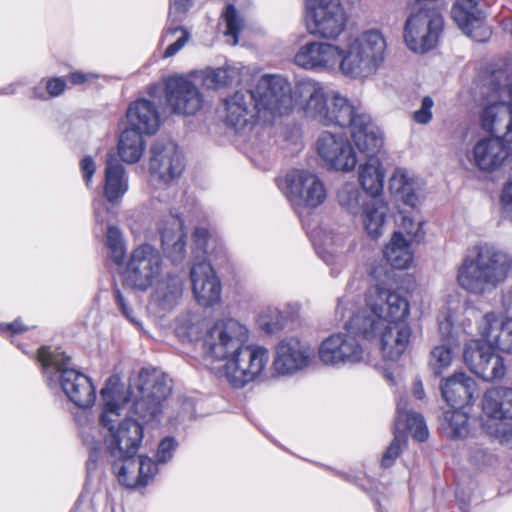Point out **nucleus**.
Here are the masks:
<instances>
[{"mask_svg": "<svg viewBox=\"0 0 512 512\" xmlns=\"http://www.w3.org/2000/svg\"><path fill=\"white\" fill-rule=\"evenodd\" d=\"M247 340L246 327L234 319L215 323L204 338L205 352L216 360H226L225 377L236 388L257 379L269 360L266 348L245 345Z\"/></svg>", "mask_w": 512, "mask_h": 512, "instance_id": "obj_1", "label": "nucleus"}, {"mask_svg": "<svg viewBox=\"0 0 512 512\" xmlns=\"http://www.w3.org/2000/svg\"><path fill=\"white\" fill-rule=\"evenodd\" d=\"M291 87L280 76L265 75L254 90H240L224 100L225 122L236 131L251 129L270 117L287 113L292 107Z\"/></svg>", "mask_w": 512, "mask_h": 512, "instance_id": "obj_2", "label": "nucleus"}, {"mask_svg": "<svg viewBox=\"0 0 512 512\" xmlns=\"http://www.w3.org/2000/svg\"><path fill=\"white\" fill-rule=\"evenodd\" d=\"M512 272V255L495 245L475 247V254L466 256L457 271L459 286L470 294L482 296L502 285Z\"/></svg>", "mask_w": 512, "mask_h": 512, "instance_id": "obj_3", "label": "nucleus"}, {"mask_svg": "<svg viewBox=\"0 0 512 512\" xmlns=\"http://www.w3.org/2000/svg\"><path fill=\"white\" fill-rule=\"evenodd\" d=\"M100 394L104 402L100 424L106 430L104 441L110 457L135 456L143 440V425L132 418H121L126 397L116 385L107 383Z\"/></svg>", "mask_w": 512, "mask_h": 512, "instance_id": "obj_4", "label": "nucleus"}, {"mask_svg": "<svg viewBox=\"0 0 512 512\" xmlns=\"http://www.w3.org/2000/svg\"><path fill=\"white\" fill-rule=\"evenodd\" d=\"M386 49V40L381 32H363L342 48L339 71L350 79H367L384 64Z\"/></svg>", "mask_w": 512, "mask_h": 512, "instance_id": "obj_5", "label": "nucleus"}, {"mask_svg": "<svg viewBox=\"0 0 512 512\" xmlns=\"http://www.w3.org/2000/svg\"><path fill=\"white\" fill-rule=\"evenodd\" d=\"M483 130L512 143V83L502 85L495 73L480 88Z\"/></svg>", "mask_w": 512, "mask_h": 512, "instance_id": "obj_6", "label": "nucleus"}, {"mask_svg": "<svg viewBox=\"0 0 512 512\" xmlns=\"http://www.w3.org/2000/svg\"><path fill=\"white\" fill-rule=\"evenodd\" d=\"M70 357L59 348L51 350L43 346L38 351V361L44 374H60V386L67 398L80 408L91 407L96 399V391L89 377L69 368Z\"/></svg>", "mask_w": 512, "mask_h": 512, "instance_id": "obj_7", "label": "nucleus"}, {"mask_svg": "<svg viewBox=\"0 0 512 512\" xmlns=\"http://www.w3.org/2000/svg\"><path fill=\"white\" fill-rule=\"evenodd\" d=\"M163 264L157 248L147 243L137 246L131 251L126 263L123 285L133 290L147 291L162 275Z\"/></svg>", "mask_w": 512, "mask_h": 512, "instance_id": "obj_8", "label": "nucleus"}, {"mask_svg": "<svg viewBox=\"0 0 512 512\" xmlns=\"http://www.w3.org/2000/svg\"><path fill=\"white\" fill-rule=\"evenodd\" d=\"M141 397L133 403L134 414L145 423H158L162 403L171 393L170 380L156 369L143 368L139 373Z\"/></svg>", "mask_w": 512, "mask_h": 512, "instance_id": "obj_9", "label": "nucleus"}, {"mask_svg": "<svg viewBox=\"0 0 512 512\" xmlns=\"http://www.w3.org/2000/svg\"><path fill=\"white\" fill-rule=\"evenodd\" d=\"M443 17L435 8L419 7L408 16L404 26L407 47L417 53L433 49L443 29Z\"/></svg>", "mask_w": 512, "mask_h": 512, "instance_id": "obj_10", "label": "nucleus"}, {"mask_svg": "<svg viewBox=\"0 0 512 512\" xmlns=\"http://www.w3.org/2000/svg\"><path fill=\"white\" fill-rule=\"evenodd\" d=\"M305 7L310 34L335 39L343 32L347 17L340 0H305Z\"/></svg>", "mask_w": 512, "mask_h": 512, "instance_id": "obj_11", "label": "nucleus"}, {"mask_svg": "<svg viewBox=\"0 0 512 512\" xmlns=\"http://www.w3.org/2000/svg\"><path fill=\"white\" fill-rule=\"evenodd\" d=\"M286 195L297 207L316 208L326 199V189L321 179L305 170H294L286 175Z\"/></svg>", "mask_w": 512, "mask_h": 512, "instance_id": "obj_12", "label": "nucleus"}, {"mask_svg": "<svg viewBox=\"0 0 512 512\" xmlns=\"http://www.w3.org/2000/svg\"><path fill=\"white\" fill-rule=\"evenodd\" d=\"M149 171L157 181L168 184L184 170L183 157L173 141H156L150 150Z\"/></svg>", "mask_w": 512, "mask_h": 512, "instance_id": "obj_13", "label": "nucleus"}, {"mask_svg": "<svg viewBox=\"0 0 512 512\" xmlns=\"http://www.w3.org/2000/svg\"><path fill=\"white\" fill-rule=\"evenodd\" d=\"M316 148L318 155L335 170L351 171L357 164L352 145L341 134L322 132L317 139Z\"/></svg>", "mask_w": 512, "mask_h": 512, "instance_id": "obj_14", "label": "nucleus"}, {"mask_svg": "<svg viewBox=\"0 0 512 512\" xmlns=\"http://www.w3.org/2000/svg\"><path fill=\"white\" fill-rule=\"evenodd\" d=\"M363 353V348L349 332L333 334L319 347L322 363L332 366L358 363L363 359Z\"/></svg>", "mask_w": 512, "mask_h": 512, "instance_id": "obj_15", "label": "nucleus"}, {"mask_svg": "<svg viewBox=\"0 0 512 512\" xmlns=\"http://www.w3.org/2000/svg\"><path fill=\"white\" fill-rule=\"evenodd\" d=\"M342 48L326 42L311 41L302 45L294 56L299 67L316 71L339 69Z\"/></svg>", "mask_w": 512, "mask_h": 512, "instance_id": "obj_16", "label": "nucleus"}, {"mask_svg": "<svg viewBox=\"0 0 512 512\" xmlns=\"http://www.w3.org/2000/svg\"><path fill=\"white\" fill-rule=\"evenodd\" d=\"M293 95L295 102L306 117L325 125L327 115L330 113V105L328 104V94L320 82L313 79H302L297 82Z\"/></svg>", "mask_w": 512, "mask_h": 512, "instance_id": "obj_17", "label": "nucleus"}, {"mask_svg": "<svg viewBox=\"0 0 512 512\" xmlns=\"http://www.w3.org/2000/svg\"><path fill=\"white\" fill-rule=\"evenodd\" d=\"M165 91L167 103L174 113L193 115L203 105V97L199 89L185 77L168 78Z\"/></svg>", "mask_w": 512, "mask_h": 512, "instance_id": "obj_18", "label": "nucleus"}, {"mask_svg": "<svg viewBox=\"0 0 512 512\" xmlns=\"http://www.w3.org/2000/svg\"><path fill=\"white\" fill-rule=\"evenodd\" d=\"M365 301L369 307L377 309L381 313L384 324L405 323L403 319L409 314L407 300L379 284H375L367 290Z\"/></svg>", "mask_w": 512, "mask_h": 512, "instance_id": "obj_19", "label": "nucleus"}, {"mask_svg": "<svg viewBox=\"0 0 512 512\" xmlns=\"http://www.w3.org/2000/svg\"><path fill=\"white\" fill-rule=\"evenodd\" d=\"M451 16L457 26L475 41L485 42L490 38L491 30L484 22L478 0H456Z\"/></svg>", "mask_w": 512, "mask_h": 512, "instance_id": "obj_20", "label": "nucleus"}, {"mask_svg": "<svg viewBox=\"0 0 512 512\" xmlns=\"http://www.w3.org/2000/svg\"><path fill=\"white\" fill-rule=\"evenodd\" d=\"M512 149L499 136L483 137L473 146L470 160L483 172L498 170L510 157Z\"/></svg>", "mask_w": 512, "mask_h": 512, "instance_id": "obj_21", "label": "nucleus"}, {"mask_svg": "<svg viewBox=\"0 0 512 512\" xmlns=\"http://www.w3.org/2000/svg\"><path fill=\"white\" fill-rule=\"evenodd\" d=\"M190 279L194 296L200 305L211 307L220 301V280L209 262L195 261L190 270Z\"/></svg>", "mask_w": 512, "mask_h": 512, "instance_id": "obj_22", "label": "nucleus"}, {"mask_svg": "<svg viewBox=\"0 0 512 512\" xmlns=\"http://www.w3.org/2000/svg\"><path fill=\"white\" fill-rule=\"evenodd\" d=\"M310 358L309 348L298 339L291 338L279 343L273 366L279 374H292L306 367Z\"/></svg>", "mask_w": 512, "mask_h": 512, "instance_id": "obj_23", "label": "nucleus"}, {"mask_svg": "<svg viewBox=\"0 0 512 512\" xmlns=\"http://www.w3.org/2000/svg\"><path fill=\"white\" fill-rule=\"evenodd\" d=\"M159 231L166 256L173 263L182 262L186 253V234L182 219L173 214L168 215L162 220Z\"/></svg>", "mask_w": 512, "mask_h": 512, "instance_id": "obj_24", "label": "nucleus"}, {"mask_svg": "<svg viewBox=\"0 0 512 512\" xmlns=\"http://www.w3.org/2000/svg\"><path fill=\"white\" fill-rule=\"evenodd\" d=\"M479 329L487 344L505 353H512L511 318L503 319L489 312L483 316Z\"/></svg>", "mask_w": 512, "mask_h": 512, "instance_id": "obj_25", "label": "nucleus"}, {"mask_svg": "<svg viewBox=\"0 0 512 512\" xmlns=\"http://www.w3.org/2000/svg\"><path fill=\"white\" fill-rule=\"evenodd\" d=\"M411 335L412 330L407 323L385 324L378 334L383 358L397 361L407 350Z\"/></svg>", "mask_w": 512, "mask_h": 512, "instance_id": "obj_26", "label": "nucleus"}, {"mask_svg": "<svg viewBox=\"0 0 512 512\" xmlns=\"http://www.w3.org/2000/svg\"><path fill=\"white\" fill-rule=\"evenodd\" d=\"M444 400L453 408H464L472 402L476 383L465 373H454L441 384Z\"/></svg>", "mask_w": 512, "mask_h": 512, "instance_id": "obj_27", "label": "nucleus"}, {"mask_svg": "<svg viewBox=\"0 0 512 512\" xmlns=\"http://www.w3.org/2000/svg\"><path fill=\"white\" fill-rule=\"evenodd\" d=\"M129 129L152 135L159 128V114L155 104L147 99H139L128 107L126 112Z\"/></svg>", "mask_w": 512, "mask_h": 512, "instance_id": "obj_28", "label": "nucleus"}, {"mask_svg": "<svg viewBox=\"0 0 512 512\" xmlns=\"http://www.w3.org/2000/svg\"><path fill=\"white\" fill-rule=\"evenodd\" d=\"M152 293L154 302L163 310L174 308L183 294V278L174 273H167L156 280Z\"/></svg>", "mask_w": 512, "mask_h": 512, "instance_id": "obj_29", "label": "nucleus"}, {"mask_svg": "<svg viewBox=\"0 0 512 512\" xmlns=\"http://www.w3.org/2000/svg\"><path fill=\"white\" fill-rule=\"evenodd\" d=\"M384 325L381 313L366 304V308L358 311L345 323V328L351 334L372 340L378 337Z\"/></svg>", "mask_w": 512, "mask_h": 512, "instance_id": "obj_30", "label": "nucleus"}, {"mask_svg": "<svg viewBox=\"0 0 512 512\" xmlns=\"http://www.w3.org/2000/svg\"><path fill=\"white\" fill-rule=\"evenodd\" d=\"M367 116L365 113H359L347 98L336 93L332 96L330 113L327 115L325 125L349 127L352 131L359 123L363 124Z\"/></svg>", "mask_w": 512, "mask_h": 512, "instance_id": "obj_31", "label": "nucleus"}, {"mask_svg": "<svg viewBox=\"0 0 512 512\" xmlns=\"http://www.w3.org/2000/svg\"><path fill=\"white\" fill-rule=\"evenodd\" d=\"M482 410L491 419H512V388L488 389L483 395Z\"/></svg>", "mask_w": 512, "mask_h": 512, "instance_id": "obj_32", "label": "nucleus"}, {"mask_svg": "<svg viewBox=\"0 0 512 512\" xmlns=\"http://www.w3.org/2000/svg\"><path fill=\"white\" fill-rule=\"evenodd\" d=\"M351 136L358 150L365 154L367 159L376 157L383 146L382 131L372 123L369 116L363 124L359 123L353 128Z\"/></svg>", "mask_w": 512, "mask_h": 512, "instance_id": "obj_33", "label": "nucleus"}, {"mask_svg": "<svg viewBox=\"0 0 512 512\" xmlns=\"http://www.w3.org/2000/svg\"><path fill=\"white\" fill-rule=\"evenodd\" d=\"M128 190L124 167L113 154L108 155L105 168L104 196L110 203L117 202Z\"/></svg>", "mask_w": 512, "mask_h": 512, "instance_id": "obj_34", "label": "nucleus"}, {"mask_svg": "<svg viewBox=\"0 0 512 512\" xmlns=\"http://www.w3.org/2000/svg\"><path fill=\"white\" fill-rule=\"evenodd\" d=\"M405 429L419 442H423L428 438L429 433L423 416L408 409L407 401L400 399L397 403L394 432L403 433L405 435Z\"/></svg>", "mask_w": 512, "mask_h": 512, "instance_id": "obj_35", "label": "nucleus"}, {"mask_svg": "<svg viewBox=\"0 0 512 512\" xmlns=\"http://www.w3.org/2000/svg\"><path fill=\"white\" fill-rule=\"evenodd\" d=\"M362 223L371 239H378L384 233L386 216L389 211L388 204L378 197H372L363 203Z\"/></svg>", "mask_w": 512, "mask_h": 512, "instance_id": "obj_36", "label": "nucleus"}, {"mask_svg": "<svg viewBox=\"0 0 512 512\" xmlns=\"http://www.w3.org/2000/svg\"><path fill=\"white\" fill-rule=\"evenodd\" d=\"M384 257L396 269H406L413 260L410 243L400 231L393 233L389 243L384 248Z\"/></svg>", "mask_w": 512, "mask_h": 512, "instance_id": "obj_37", "label": "nucleus"}, {"mask_svg": "<svg viewBox=\"0 0 512 512\" xmlns=\"http://www.w3.org/2000/svg\"><path fill=\"white\" fill-rule=\"evenodd\" d=\"M359 182L362 188L371 195L377 197L383 190L384 173L377 157H369L359 167Z\"/></svg>", "mask_w": 512, "mask_h": 512, "instance_id": "obj_38", "label": "nucleus"}, {"mask_svg": "<svg viewBox=\"0 0 512 512\" xmlns=\"http://www.w3.org/2000/svg\"><path fill=\"white\" fill-rule=\"evenodd\" d=\"M391 192L404 204L415 207L418 203L416 182L404 169H396L389 181Z\"/></svg>", "mask_w": 512, "mask_h": 512, "instance_id": "obj_39", "label": "nucleus"}, {"mask_svg": "<svg viewBox=\"0 0 512 512\" xmlns=\"http://www.w3.org/2000/svg\"><path fill=\"white\" fill-rule=\"evenodd\" d=\"M141 133L137 130L126 128L120 135L118 153L126 163H136L144 151V142Z\"/></svg>", "mask_w": 512, "mask_h": 512, "instance_id": "obj_40", "label": "nucleus"}, {"mask_svg": "<svg viewBox=\"0 0 512 512\" xmlns=\"http://www.w3.org/2000/svg\"><path fill=\"white\" fill-rule=\"evenodd\" d=\"M112 469L119 483L128 488L139 485L138 459L135 456L112 458Z\"/></svg>", "mask_w": 512, "mask_h": 512, "instance_id": "obj_41", "label": "nucleus"}, {"mask_svg": "<svg viewBox=\"0 0 512 512\" xmlns=\"http://www.w3.org/2000/svg\"><path fill=\"white\" fill-rule=\"evenodd\" d=\"M445 431L450 438H464L469 434V416L462 408H454L444 414Z\"/></svg>", "mask_w": 512, "mask_h": 512, "instance_id": "obj_42", "label": "nucleus"}, {"mask_svg": "<svg viewBox=\"0 0 512 512\" xmlns=\"http://www.w3.org/2000/svg\"><path fill=\"white\" fill-rule=\"evenodd\" d=\"M492 348L489 344L486 345L479 340H471L465 345L463 359L471 372L474 373L477 370L476 365L483 364L488 355L492 353Z\"/></svg>", "mask_w": 512, "mask_h": 512, "instance_id": "obj_43", "label": "nucleus"}, {"mask_svg": "<svg viewBox=\"0 0 512 512\" xmlns=\"http://www.w3.org/2000/svg\"><path fill=\"white\" fill-rule=\"evenodd\" d=\"M476 366L477 370L474 374L485 381L502 379L506 373V367L503 359L493 351L488 355L483 364H478Z\"/></svg>", "mask_w": 512, "mask_h": 512, "instance_id": "obj_44", "label": "nucleus"}, {"mask_svg": "<svg viewBox=\"0 0 512 512\" xmlns=\"http://www.w3.org/2000/svg\"><path fill=\"white\" fill-rule=\"evenodd\" d=\"M337 201L351 215H357L363 207L362 195L353 184H344L337 192Z\"/></svg>", "mask_w": 512, "mask_h": 512, "instance_id": "obj_45", "label": "nucleus"}, {"mask_svg": "<svg viewBox=\"0 0 512 512\" xmlns=\"http://www.w3.org/2000/svg\"><path fill=\"white\" fill-rule=\"evenodd\" d=\"M455 345H449L443 343L435 346L429 357V367L433 373L437 376L441 375L445 369H447L453 361V349Z\"/></svg>", "mask_w": 512, "mask_h": 512, "instance_id": "obj_46", "label": "nucleus"}, {"mask_svg": "<svg viewBox=\"0 0 512 512\" xmlns=\"http://www.w3.org/2000/svg\"><path fill=\"white\" fill-rule=\"evenodd\" d=\"M439 332L442 340L449 345H459L454 328V315L450 310L442 311L438 316Z\"/></svg>", "mask_w": 512, "mask_h": 512, "instance_id": "obj_47", "label": "nucleus"}, {"mask_svg": "<svg viewBox=\"0 0 512 512\" xmlns=\"http://www.w3.org/2000/svg\"><path fill=\"white\" fill-rule=\"evenodd\" d=\"M180 32L181 33V36L176 39L173 43H171L165 50L164 54H163V57L164 58H168V57H172L174 56L178 51H180L184 46L185 44L189 41L190 39V34L187 30H185L183 27L181 26H175V27H169L167 28V30L165 31L164 35H163V39L164 40H167L170 36H173L175 35L176 33Z\"/></svg>", "mask_w": 512, "mask_h": 512, "instance_id": "obj_48", "label": "nucleus"}, {"mask_svg": "<svg viewBox=\"0 0 512 512\" xmlns=\"http://www.w3.org/2000/svg\"><path fill=\"white\" fill-rule=\"evenodd\" d=\"M223 17L227 28L225 34L231 36L233 38V45H236L238 43V34L242 28V21L232 4L226 7Z\"/></svg>", "mask_w": 512, "mask_h": 512, "instance_id": "obj_49", "label": "nucleus"}, {"mask_svg": "<svg viewBox=\"0 0 512 512\" xmlns=\"http://www.w3.org/2000/svg\"><path fill=\"white\" fill-rule=\"evenodd\" d=\"M406 435L403 433L394 432V438L386 451L384 452L382 459H381V465L385 468L391 467L394 463V461L397 459V457L400 454L401 450V444L405 442Z\"/></svg>", "mask_w": 512, "mask_h": 512, "instance_id": "obj_50", "label": "nucleus"}, {"mask_svg": "<svg viewBox=\"0 0 512 512\" xmlns=\"http://www.w3.org/2000/svg\"><path fill=\"white\" fill-rule=\"evenodd\" d=\"M401 227L410 237L409 241L420 242L424 236L425 232L422 229V222L420 220L415 221L413 217L401 213Z\"/></svg>", "mask_w": 512, "mask_h": 512, "instance_id": "obj_51", "label": "nucleus"}, {"mask_svg": "<svg viewBox=\"0 0 512 512\" xmlns=\"http://www.w3.org/2000/svg\"><path fill=\"white\" fill-rule=\"evenodd\" d=\"M139 485L145 486L158 472L157 463L147 456L138 459Z\"/></svg>", "mask_w": 512, "mask_h": 512, "instance_id": "obj_52", "label": "nucleus"}, {"mask_svg": "<svg viewBox=\"0 0 512 512\" xmlns=\"http://www.w3.org/2000/svg\"><path fill=\"white\" fill-rule=\"evenodd\" d=\"M209 231L204 227H198L193 233V244L195 247V259L198 261L205 260L207 254V243L209 240Z\"/></svg>", "mask_w": 512, "mask_h": 512, "instance_id": "obj_53", "label": "nucleus"}, {"mask_svg": "<svg viewBox=\"0 0 512 512\" xmlns=\"http://www.w3.org/2000/svg\"><path fill=\"white\" fill-rule=\"evenodd\" d=\"M230 82L228 70L217 68L206 72L204 84L211 89L226 86Z\"/></svg>", "mask_w": 512, "mask_h": 512, "instance_id": "obj_54", "label": "nucleus"}, {"mask_svg": "<svg viewBox=\"0 0 512 512\" xmlns=\"http://www.w3.org/2000/svg\"><path fill=\"white\" fill-rule=\"evenodd\" d=\"M107 246L112 250L114 254H119L120 257L124 253V244L122 234L119 228L115 226H109L106 234Z\"/></svg>", "mask_w": 512, "mask_h": 512, "instance_id": "obj_55", "label": "nucleus"}, {"mask_svg": "<svg viewBox=\"0 0 512 512\" xmlns=\"http://www.w3.org/2000/svg\"><path fill=\"white\" fill-rule=\"evenodd\" d=\"M177 447V443L174 438L166 437L158 445L156 459L157 463H166L173 457V452Z\"/></svg>", "mask_w": 512, "mask_h": 512, "instance_id": "obj_56", "label": "nucleus"}, {"mask_svg": "<svg viewBox=\"0 0 512 512\" xmlns=\"http://www.w3.org/2000/svg\"><path fill=\"white\" fill-rule=\"evenodd\" d=\"M433 99L426 96L422 99L421 107L413 113V119L419 124H427L432 119Z\"/></svg>", "mask_w": 512, "mask_h": 512, "instance_id": "obj_57", "label": "nucleus"}, {"mask_svg": "<svg viewBox=\"0 0 512 512\" xmlns=\"http://www.w3.org/2000/svg\"><path fill=\"white\" fill-rule=\"evenodd\" d=\"M500 204L504 218L512 222V181L504 185L500 196Z\"/></svg>", "mask_w": 512, "mask_h": 512, "instance_id": "obj_58", "label": "nucleus"}, {"mask_svg": "<svg viewBox=\"0 0 512 512\" xmlns=\"http://www.w3.org/2000/svg\"><path fill=\"white\" fill-rule=\"evenodd\" d=\"M114 298H115V302L118 305L119 309L121 310L122 314L129 321H131L132 323L137 324L135 318L132 315L133 314L132 309L128 306L125 297L123 296V294L121 293V291L118 288H116L114 290Z\"/></svg>", "mask_w": 512, "mask_h": 512, "instance_id": "obj_59", "label": "nucleus"}, {"mask_svg": "<svg viewBox=\"0 0 512 512\" xmlns=\"http://www.w3.org/2000/svg\"><path fill=\"white\" fill-rule=\"evenodd\" d=\"M83 179L87 186H89L91 179L96 171V165L93 159L89 156L84 157L80 162Z\"/></svg>", "mask_w": 512, "mask_h": 512, "instance_id": "obj_60", "label": "nucleus"}, {"mask_svg": "<svg viewBox=\"0 0 512 512\" xmlns=\"http://www.w3.org/2000/svg\"><path fill=\"white\" fill-rule=\"evenodd\" d=\"M66 87V82L63 78L56 77L47 81L46 89L50 96L57 97L63 93Z\"/></svg>", "mask_w": 512, "mask_h": 512, "instance_id": "obj_61", "label": "nucleus"}, {"mask_svg": "<svg viewBox=\"0 0 512 512\" xmlns=\"http://www.w3.org/2000/svg\"><path fill=\"white\" fill-rule=\"evenodd\" d=\"M275 317L271 321H264L262 322L263 327L268 333H274L278 330H280L283 326V316L278 310L273 311Z\"/></svg>", "mask_w": 512, "mask_h": 512, "instance_id": "obj_62", "label": "nucleus"}, {"mask_svg": "<svg viewBox=\"0 0 512 512\" xmlns=\"http://www.w3.org/2000/svg\"><path fill=\"white\" fill-rule=\"evenodd\" d=\"M195 407L190 399H186L181 404V412L178 416L181 420L192 419L194 417Z\"/></svg>", "mask_w": 512, "mask_h": 512, "instance_id": "obj_63", "label": "nucleus"}, {"mask_svg": "<svg viewBox=\"0 0 512 512\" xmlns=\"http://www.w3.org/2000/svg\"><path fill=\"white\" fill-rule=\"evenodd\" d=\"M501 303L507 316L512 317V287L502 293Z\"/></svg>", "mask_w": 512, "mask_h": 512, "instance_id": "obj_64", "label": "nucleus"}]
</instances>
